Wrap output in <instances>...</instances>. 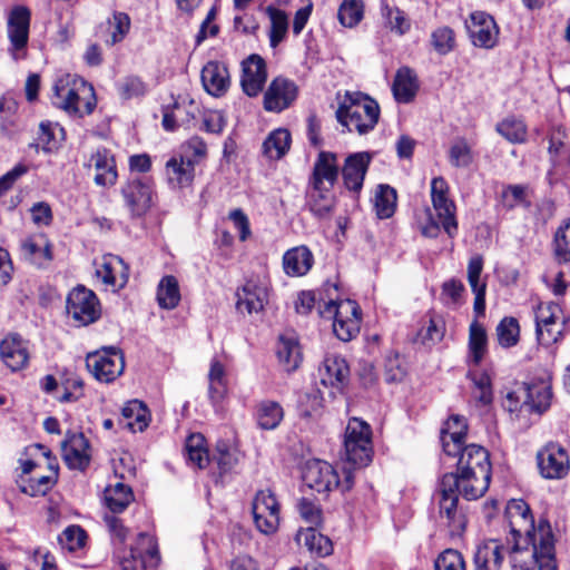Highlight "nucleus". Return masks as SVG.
Here are the masks:
<instances>
[{
  "instance_id": "c756f323",
  "label": "nucleus",
  "mask_w": 570,
  "mask_h": 570,
  "mask_svg": "<svg viewBox=\"0 0 570 570\" xmlns=\"http://www.w3.org/2000/svg\"><path fill=\"white\" fill-rule=\"evenodd\" d=\"M320 375L323 385L342 391L348 382L350 367L340 355L327 354L320 367Z\"/></svg>"
},
{
  "instance_id": "58836bf2",
  "label": "nucleus",
  "mask_w": 570,
  "mask_h": 570,
  "mask_svg": "<svg viewBox=\"0 0 570 570\" xmlns=\"http://www.w3.org/2000/svg\"><path fill=\"white\" fill-rule=\"evenodd\" d=\"M104 499L111 513H121L134 501L135 497L129 485L117 482L105 489Z\"/></svg>"
},
{
  "instance_id": "72a5a7b5",
  "label": "nucleus",
  "mask_w": 570,
  "mask_h": 570,
  "mask_svg": "<svg viewBox=\"0 0 570 570\" xmlns=\"http://www.w3.org/2000/svg\"><path fill=\"white\" fill-rule=\"evenodd\" d=\"M417 90L419 81L415 71L407 66L399 68L392 85L395 100L401 104H409L415 98Z\"/></svg>"
},
{
  "instance_id": "680f3d73",
  "label": "nucleus",
  "mask_w": 570,
  "mask_h": 570,
  "mask_svg": "<svg viewBox=\"0 0 570 570\" xmlns=\"http://www.w3.org/2000/svg\"><path fill=\"white\" fill-rule=\"evenodd\" d=\"M435 570H466L463 554L455 549H445L434 561Z\"/></svg>"
},
{
  "instance_id": "338daca9",
  "label": "nucleus",
  "mask_w": 570,
  "mask_h": 570,
  "mask_svg": "<svg viewBox=\"0 0 570 570\" xmlns=\"http://www.w3.org/2000/svg\"><path fill=\"white\" fill-rule=\"evenodd\" d=\"M501 205L507 210H512L519 205L527 204L525 187L521 185H508L500 195Z\"/></svg>"
},
{
  "instance_id": "ddd939ff",
  "label": "nucleus",
  "mask_w": 570,
  "mask_h": 570,
  "mask_svg": "<svg viewBox=\"0 0 570 570\" xmlns=\"http://www.w3.org/2000/svg\"><path fill=\"white\" fill-rule=\"evenodd\" d=\"M256 529L263 534H273L281 522V504L272 490H258L252 502Z\"/></svg>"
},
{
  "instance_id": "774afa93",
  "label": "nucleus",
  "mask_w": 570,
  "mask_h": 570,
  "mask_svg": "<svg viewBox=\"0 0 570 570\" xmlns=\"http://www.w3.org/2000/svg\"><path fill=\"white\" fill-rule=\"evenodd\" d=\"M559 312L561 308L557 303L550 302L547 305L540 303L535 312V328L556 326Z\"/></svg>"
},
{
  "instance_id": "4468645a",
  "label": "nucleus",
  "mask_w": 570,
  "mask_h": 570,
  "mask_svg": "<svg viewBox=\"0 0 570 570\" xmlns=\"http://www.w3.org/2000/svg\"><path fill=\"white\" fill-rule=\"evenodd\" d=\"M505 513L509 519L511 539L513 541L510 551L528 550V547H524L523 539L532 535L538 530V525H534L530 507L521 499L511 500L507 505Z\"/></svg>"
},
{
  "instance_id": "6e6d98bb",
  "label": "nucleus",
  "mask_w": 570,
  "mask_h": 570,
  "mask_svg": "<svg viewBox=\"0 0 570 570\" xmlns=\"http://www.w3.org/2000/svg\"><path fill=\"white\" fill-rule=\"evenodd\" d=\"M108 23L111 32L110 38L106 40V45L111 47L126 38L130 30L131 21L126 12L115 11L112 19H110Z\"/></svg>"
},
{
  "instance_id": "ea45409f",
  "label": "nucleus",
  "mask_w": 570,
  "mask_h": 570,
  "mask_svg": "<svg viewBox=\"0 0 570 570\" xmlns=\"http://www.w3.org/2000/svg\"><path fill=\"white\" fill-rule=\"evenodd\" d=\"M397 194L396 190L386 184L376 186L373 197V207L380 219L392 217L396 209Z\"/></svg>"
},
{
  "instance_id": "9b49d317",
  "label": "nucleus",
  "mask_w": 570,
  "mask_h": 570,
  "mask_svg": "<svg viewBox=\"0 0 570 570\" xmlns=\"http://www.w3.org/2000/svg\"><path fill=\"white\" fill-rule=\"evenodd\" d=\"M321 313L333 315V332L342 342H350L358 334L361 308L355 301L346 299L340 303L331 301Z\"/></svg>"
},
{
  "instance_id": "7c9ffc66",
  "label": "nucleus",
  "mask_w": 570,
  "mask_h": 570,
  "mask_svg": "<svg viewBox=\"0 0 570 570\" xmlns=\"http://www.w3.org/2000/svg\"><path fill=\"white\" fill-rule=\"evenodd\" d=\"M505 548L499 540H488L476 547L473 557L474 570H501Z\"/></svg>"
},
{
  "instance_id": "37998d69",
  "label": "nucleus",
  "mask_w": 570,
  "mask_h": 570,
  "mask_svg": "<svg viewBox=\"0 0 570 570\" xmlns=\"http://www.w3.org/2000/svg\"><path fill=\"white\" fill-rule=\"evenodd\" d=\"M121 414L129 420L127 428L131 432H142L149 424V411L141 401L131 400L127 402L121 410Z\"/></svg>"
},
{
  "instance_id": "bb28decb",
  "label": "nucleus",
  "mask_w": 570,
  "mask_h": 570,
  "mask_svg": "<svg viewBox=\"0 0 570 570\" xmlns=\"http://www.w3.org/2000/svg\"><path fill=\"white\" fill-rule=\"evenodd\" d=\"M236 308L239 313H258L263 311L268 299L267 287L256 281H247L236 292Z\"/></svg>"
},
{
  "instance_id": "c03bdc74",
  "label": "nucleus",
  "mask_w": 570,
  "mask_h": 570,
  "mask_svg": "<svg viewBox=\"0 0 570 570\" xmlns=\"http://www.w3.org/2000/svg\"><path fill=\"white\" fill-rule=\"evenodd\" d=\"M284 417V410L279 403L271 400L262 401L257 405L256 420L263 430L276 429Z\"/></svg>"
},
{
  "instance_id": "a211bd4d",
  "label": "nucleus",
  "mask_w": 570,
  "mask_h": 570,
  "mask_svg": "<svg viewBox=\"0 0 570 570\" xmlns=\"http://www.w3.org/2000/svg\"><path fill=\"white\" fill-rule=\"evenodd\" d=\"M538 468L544 479L564 478L570 470L568 452L557 442L547 443L537 453Z\"/></svg>"
},
{
  "instance_id": "f704fd0d",
  "label": "nucleus",
  "mask_w": 570,
  "mask_h": 570,
  "mask_svg": "<svg viewBox=\"0 0 570 570\" xmlns=\"http://www.w3.org/2000/svg\"><path fill=\"white\" fill-rule=\"evenodd\" d=\"M332 188L324 185H308L307 206L315 217L324 218L333 212L335 196Z\"/></svg>"
},
{
  "instance_id": "f03ea898",
  "label": "nucleus",
  "mask_w": 570,
  "mask_h": 570,
  "mask_svg": "<svg viewBox=\"0 0 570 570\" xmlns=\"http://www.w3.org/2000/svg\"><path fill=\"white\" fill-rule=\"evenodd\" d=\"M51 102L71 116L85 117L94 112L97 99L94 87L82 78L67 75L56 80Z\"/></svg>"
},
{
  "instance_id": "c9c22d12",
  "label": "nucleus",
  "mask_w": 570,
  "mask_h": 570,
  "mask_svg": "<svg viewBox=\"0 0 570 570\" xmlns=\"http://www.w3.org/2000/svg\"><path fill=\"white\" fill-rule=\"evenodd\" d=\"M314 264V256L307 246L293 247L283 256L284 272L288 276H303Z\"/></svg>"
},
{
  "instance_id": "052dcab7",
  "label": "nucleus",
  "mask_w": 570,
  "mask_h": 570,
  "mask_svg": "<svg viewBox=\"0 0 570 570\" xmlns=\"http://www.w3.org/2000/svg\"><path fill=\"white\" fill-rule=\"evenodd\" d=\"M86 531L80 525H69L58 537L59 544L68 551H76L85 546Z\"/></svg>"
},
{
  "instance_id": "39448f33",
  "label": "nucleus",
  "mask_w": 570,
  "mask_h": 570,
  "mask_svg": "<svg viewBox=\"0 0 570 570\" xmlns=\"http://www.w3.org/2000/svg\"><path fill=\"white\" fill-rule=\"evenodd\" d=\"M523 541L528 550L513 552L528 554L529 559L522 560V570H531L534 567H538V570H558L554 537L549 521L540 520L538 530L532 535L524 538Z\"/></svg>"
},
{
  "instance_id": "cd10ccee",
  "label": "nucleus",
  "mask_w": 570,
  "mask_h": 570,
  "mask_svg": "<svg viewBox=\"0 0 570 570\" xmlns=\"http://www.w3.org/2000/svg\"><path fill=\"white\" fill-rule=\"evenodd\" d=\"M196 160L188 155L174 156L166 163V175L171 188H187L195 179Z\"/></svg>"
},
{
  "instance_id": "4c0bfd02",
  "label": "nucleus",
  "mask_w": 570,
  "mask_h": 570,
  "mask_svg": "<svg viewBox=\"0 0 570 570\" xmlns=\"http://www.w3.org/2000/svg\"><path fill=\"white\" fill-rule=\"evenodd\" d=\"M469 362L478 366L488 353V335L484 326L476 320L469 327Z\"/></svg>"
},
{
  "instance_id": "a19ab883",
  "label": "nucleus",
  "mask_w": 570,
  "mask_h": 570,
  "mask_svg": "<svg viewBox=\"0 0 570 570\" xmlns=\"http://www.w3.org/2000/svg\"><path fill=\"white\" fill-rule=\"evenodd\" d=\"M185 454L188 463L205 469L209 463L206 440L200 433L190 434L185 441Z\"/></svg>"
},
{
  "instance_id": "a878e982",
  "label": "nucleus",
  "mask_w": 570,
  "mask_h": 570,
  "mask_svg": "<svg viewBox=\"0 0 570 570\" xmlns=\"http://www.w3.org/2000/svg\"><path fill=\"white\" fill-rule=\"evenodd\" d=\"M468 423L464 416L451 415L441 430V443L448 456L456 458L460 448L464 446Z\"/></svg>"
},
{
  "instance_id": "2eb2a0df",
  "label": "nucleus",
  "mask_w": 570,
  "mask_h": 570,
  "mask_svg": "<svg viewBox=\"0 0 570 570\" xmlns=\"http://www.w3.org/2000/svg\"><path fill=\"white\" fill-rule=\"evenodd\" d=\"M86 365L97 381L111 383L122 374L125 360L119 350L109 347L88 354Z\"/></svg>"
},
{
  "instance_id": "1a4fd4ad",
  "label": "nucleus",
  "mask_w": 570,
  "mask_h": 570,
  "mask_svg": "<svg viewBox=\"0 0 570 570\" xmlns=\"http://www.w3.org/2000/svg\"><path fill=\"white\" fill-rule=\"evenodd\" d=\"M439 495V514L441 519L446 520V525L452 533L464 531L466 519L459 509V495L461 494V484L452 474H444L436 490Z\"/></svg>"
},
{
  "instance_id": "a18cd8bd",
  "label": "nucleus",
  "mask_w": 570,
  "mask_h": 570,
  "mask_svg": "<svg viewBox=\"0 0 570 570\" xmlns=\"http://www.w3.org/2000/svg\"><path fill=\"white\" fill-rule=\"evenodd\" d=\"M157 302L161 308L173 309L180 302L178 281L173 275L164 276L157 287Z\"/></svg>"
},
{
  "instance_id": "e433bc0d",
  "label": "nucleus",
  "mask_w": 570,
  "mask_h": 570,
  "mask_svg": "<svg viewBox=\"0 0 570 570\" xmlns=\"http://www.w3.org/2000/svg\"><path fill=\"white\" fill-rule=\"evenodd\" d=\"M296 540L298 543L306 547V549L315 557H327L333 552V544L328 537L322 534L316 528L308 527L299 530Z\"/></svg>"
},
{
  "instance_id": "49530a36",
  "label": "nucleus",
  "mask_w": 570,
  "mask_h": 570,
  "mask_svg": "<svg viewBox=\"0 0 570 570\" xmlns=\"http://www.w3.org/2000/svg\"><path fill=\"white\" fill-rule=\"evenodd\" d=\"M266 13L271 19L269 43L275 48L286 36L288 29L287 16L283 10L274 8L273 6L266 8Z\"/></svg>"
},
{
  "instance_id": "5701e85b",
  "label": "nucleus",
  "mask_w": 570,
  "mask_h": 570,
  "mask_svg": "<svg viewBox=\"0 0 570 570\" xmlns=\"http://www.w3.org/2000/svg\"><path fill=\"white\" fill-rule=\"evenodd\" d=\"M31 21V11L26 6H14L7 21V33L10 40L12 51H19L27 47L29 40V29Z\"/></svg>"
},
{
  "instance_id": "aec40b11",
  "label": "nucleus",
  "mask_w": 570,
  "mask_h": 570,
  "mask_svg": "<svg viewBox=\"0 0 570 570\" xmlns=\"http://www.w3.org/2000/svg\"><path fill=\"white\" fill-rule=\"evenodd\" d=\"M0 358L12 372L24 370L30 361V343L18 333L8 334L0 342Z\"/></svg>"
},
{
  "instance_id": "7ed1b4c3",
  "label": "nucleus",
  "mask_w": 570,
  "mask_h": 570,
  "mask_svg": "<svg viewBox=\"0 0 570 570\" xmlns=\"http://www.w3.org/2000/svg\"><path fill=\"white\" fill-rule=\"evenodd\" d=\"M448 181L439 176L431 181V200L436 219L429 213V222L422 226L421 233L429 238H436L441 227L450 238L458 234L456 206L449 196Z\"/></svg>"
},
{
  "instance_id": "603ef678",
  "label": "nucleus",
  "mask_w": 570,
  "mask_h": 570,
  "mask_svg": "<svg viewBox=\"0 0 570 570\" xmlns=\"http://www.w3.org/2000/svg\"><path fill=\"white\" fill-rule=\"evenodd\" d=\"M554 257L560 264L570 262V219L563 222L553 237Z\"/></svg>"
},
{
  "instance_id": "423d86ee",
  "label": "nucleus",
  "mask_w": 570,
  "mask_h": 570,
  "mask_svg": "<svg viewBox=\"0 0 570 570\" xmlns=\"http://www.w3.org/2000/svg\"><path fill=\"white\" fill-rule=\"evenodd\" d=\"M345 466L352 472L367 466L373 460L372 429L368 423L350 419L344 435Z\"/></svg>"
},
{
  "instance_id": "473e14b6",
  "label": "nucleus",
  "mask_w": 570,
  "mask_h": 570,
  "mask_svg": "<svg viewBox=\"0 0 570 570\" xmlns=\"http://www.w3.org/2000/svg\"><path fill=\"white\" fill-rule=\"evenodd\" d=\"M20 250L22 257L37 267H43L52 259L51 244L45 235L21 240Z\"/></svg>"
},
{
  "instance_id": "69168bd1",
  "label": "nucleus",
  "mask_w": 570,
  "mask_h": 570,
  "mask_svg": "<svg viewBox=\"0 0 570 570\" xmlns=\"http://www.w3.org/2000/svg\"><path fill=\"white\" fill-rule=\"evenodd\" d=\"M449 160L456 168L468 167L472 164V150L464 139H460L451 146Z\"/></svg>"
},
{
  "instance_id": "bf43d9fd",
  "label": "nucleus",
  "mask_w": 570,
  "mask_h": 570,
  "mask_svg": "<svg viewBox=\"0 0 570 570\" xmlns=\"http://www.w3.org/2000/svg\"><path fill=\"white\" fill-rule=\"evenodd\" d=\"M468 377L473 382L474 386L479 390V394L475 395V399L483 405L490 404L493 400L492 382L490 375L485 371H469Z\"/></svg>"
},
{
  "instance_id": "0eeeda50",
  "label": "nucleus",
  "mask_w": 570,
  "mask_h": 570,
  "mask_svg": "<svg viewBox=\"0 0 570 570\" xmlns=\"http://www.w3.org/2000/svg\"><path fill=\"white\" fill-rule=\"evenodd\" d=\"M303 480L308 488L318 493H327L333 489H340L344 493L354 485V472L344 466V480L341 481L336 470L330 463L314 460L306 463Z\"/></svg>"
},
{
  "instance_id": "c85d7f7f",
  "label": "nucleus",
  "mask_w": 570,
  "mask_h": 570,
  "mask_svg": "<svg viewBox=\"0 0 570 570\" xmlns=\"http://www.w3.org/2000/svg\"><path fill=\"white\" fill-rule=\"evenodd\" d=\"M200 79L206 92L213 97L224 96L230 86L228 68L219 61H208L202 69Z\"/></svg>"
},
{
  "instance_id": "9d476101",
  "label": "nucleus",
  "mask_w": 570,
  "mask_h": 570,
  "mask_svg": "<svg viewBox=\"0 0 570 570\" xmlns=\"http://www.w3.org/2000/svg\"><path fill=\"white\" fill-rule=\"evenodd\" d=\"M120 194L131 218L144 217L153 207L155 183L150 177L130 176L122 184Z\"/></svg>"
},
{
  "instance_id": "393cba45",
  "label": "nucleus",
  "mask_w": 570,
  "mask_h": 570,
  "mask_svg": "<svg viewBox=\"0 0 570 570\" xmlns=\"http://www.w3.org/2000/svg\"><path fill=\"white\" fill-rule=\"evenodd\" d=\"M341 173L337 154L327 150H321L314 161L312 173L308 178V185H324L334 187Z\"/></svg>"
},
{
  "instance_id": "13d9d810",
  "label": "nucleus",
  "mask_w": 570,
  "mask_h": 570,
  "mask_svg": "<svg viewBox=\"0 0 570 570\" xmlns=\"http://www.w3.org/2000/svg\"><path fill=\"white\" fill-rule=\"evenodd\" d=\"M551 386L542 383L528 387V402L539 413L547 411L551 404Z\"/></svg>"
},
{
  "instance_id": "5fc2aeb1",
  "label": "nucleus",
  "mask_w": 570,
  "mask_h": 570,
  "mask_svg": "<svg viewBox=\"0 0 570 570\" xmlns=\"http://www.w3.org/2000/svg\"><path fill=\"white\" fill-rule=\"evenodd\" d=\"M116 88L124 100L144 97L148 91L147 83L138 76L125 77L117 82Z\"/></svg>"
},
{
  "instance_id": "412c9836",
  "label": "nucleus",
  "mask_w": 570,
  "mask_h": 570,
  "mask_svg": "<svg viewBox=\"0 0 570 570\" xmlns=\"http://www.w3.org/2000/svg\"><path fill=\"white\" fill-rule=\"evenodd\" d=\"M61 452L69 469L85 471L90 464V443L81 432H68L61 443Z\"/></svg>"
},
{
  "instance_id": "79ce46f5",
  "label": "nucleus",
  "mask_w": 570,
  "mask_h": 570,
  "mask_svg": "<svg viewBox=\"0 0 570 570\" xmlns=\"http://www.w3.org/2000/svg\"><path fill=\"white\" fill-rule=\"evenodd\" d=\"M291 141V132L287 129H275L263 142L264 155L271 159H281L288 151Z\"/></svg>"
},
{
  "instance_id": "09e8293b",
  "label": "nucleus",
  "mask_w": 570,
  "mask_h": 570,
  "mask_svg": "<svg viewBox=\"0 0 570 570\" xmlns=\"http://www.w3.org/2000/svg\"><path fill=\"white\" fill-rule=\"evenodd\" d=\"M495 332L499 344L504 348L515 346L519 342L520 326L515 317H503L498 324Z\"/></svg>"
},
{
  "instance_id": "4d7b16f0",
  "label": "nucleus",
  "mask_w": 570,
  "mask_h": 570,
  "mask_svg": "<svg viewBox=\"0 0 570 570\" xmlns=\"http://www.w3.org/2000/svg\"><path fill=\"white\" fill-rule=\"evenodd\" d=\"M296 509L299 517L309 524V527L316 528L322 524L323 511L313 500L304 497L298 499Z\"/></svg>"
},
{
  "instance_id": "6e6552de",
  "label": "nucleus",
  "mask_w": 570,
  "mask_h": 570,
  "mask_svg": "<svg viewBox=\"0 0 570 570\" xmlns=\"http://www.w3.org/2000/svg\"><path fill=\"white\" fill-rule=\"evenodd\" d=\"M120 570H155L160 562L156 539L146 532H140L129 549L117 553Z\"/></svg>"
},
{
  "instance_id": "dca6fc26",
  "label": "nucleus",
  "mask_w": 570,
  "mask_h": 570,
  "mask_svg": "<svg viewBox=\"0 0 570 570\" xmlns=\"http://www.w3.org/2000/svg\"><path fill=\"white\" fill-rule=\"evenodd\" d=\"M83 167L92 173V179L96 186L109 188L116 185L118 180V169L114 153L99 146L91 151Z\"/></svg>"
},
{
  "instance_id": "f257e3e1",
  "label": "nucleus",
  "mask_w": 570,
  "mask_h": 570,
  "mask_svg": "<svg viewBox=\"0 0 570 570\" xmlns=\"http://www.w3.org/2000/svg\"><path fill=\"white\" fill-rule=\"evenodd\" d=\"M456 456V471L449 474L454 475L461 484V495L469 501L481 498L491 481L488 450L478 444H469L461 446Z\"/></svg>"
},
{
  "instance_id": "20e7f679",
  "label": "nucleus",
  "mask_w": 570,
  "mask_h": 570,
  "mask_svg": "<svg viewBox=\"0 0 570 570\" xmlns=\"http://www.w3.org/2000/svg\"><path fill=\"white\" fill-rule=\"evenodd\" d=\"M377 102L362 92H346L344 100L336 110L337 121L348 131L364 135L374 129L379 121Z\"/></svg>"
},
{
  "instance_id": "de8ad7c7",
  "label": "nucleus",
  "mask_w": 570,
  "mask_h": 570,
  "mask_svg": "<svg viewBox=\"0 0 570 570\" xmlns=\"http://www.w3.org/2000/svg\"><path fill=\"white\" fill-rule=\"evenodd\" d=\"M495 129L509 142L521 144L527 140V126L521 119L508 117L500 121Z\"/></svg>"
},
{
  "instance_id": "3c124183",
  "label": "nucleus",
  "mask_w": 570,
  "mask_h": 570,
  "mask_svg": "<svg viewBox=\"0 0 570 570\" xmlns=\"http://www.w3.org/2000/svg\"><path fill=\"white\" fill-rule=\"evenodd\" d=\"M55 483V479L48 475L21 476L18 482L21 492L30 497L47 494Z\"/></svg>"
},
{
  "instance_id": "e2e57ef3",
  "label": "nucleus",
  "mask_w": 570,
  "mask_h": 570,
  "mask_svg": "<svg viewBox=\"0 0 570 570\" xmlns=\"http://www.w3.org/2000/svg\"><path fill=\"white\" fill-rule=\"evenodd\" d=\"M431 45L439 55H448L455 46L454 32L449 27H440L431 35Z\"/></svg>"
},
{
  "instance_id": "8fccbe9b",
  "label": "nucleus",
  "mask_w": 570,
  "mask_h": 570,
  "mask_svg": "<svg viewBox=\"0 0 570 570\" xmlns=\"http://www.w3.org/2000/svg\"><path fill=\"white\" fill-rule=\"evenodd\" d=\"M364 16L362 0H343L338 8L337 18L342 26L353 28L357 26Z\"/></svg>"
},
{
  "instance_id": "f8f14e48",
  "label": "nucleus",
  "mask_w": 570,
  "mask_h": 570,
  "mask_svg": "<svg viewBox=\"0 0 570 570\" xmlns=\"http://www.w3.org/2000/svg\"><path fill=\"white\" fill-rule=\"evenodd\" d=\"M66 308L68 315L81 326L90 325L101 316V306L97 295L83 285H77L69 292Z\"/></svg>"
},
{
  "instance_id": "b1692460",
  "label": "nucleus",
  "mask_w": 570,
  "mask_h": 570,
  "mask_svg": "<svg viewBox=\"0 0 570 570\" xmlns=\"http://www.w3.org/2000/svg\"><path fill=\"white\" fill-rule=\"evenodd\" d=\"M266 79V63L259 55L253 53L242 62L240 86L248 97L258 96Z\"/></svg>"
},
{
  "instance_id": "864d4df0",
  "label": "nucleus",
  "mask_w": 570,
  "mask_h": 570,
  "mask_svg": "<svg viewBox=\"0 0 570 570\" xmlns=\"http://www.w3.org/2000/svg\"><path fill=\"white\" fill-rule=\"evenodd\" d=\"M56 129L57 125L51 121H41L39 125L37 142L30 144V148H33L36 151L41 149L46 154L57 150L58 144L56 140Z\"/></svg>"
},
{
  "instance_id": "6ab92c4d",
  "label": "nucleus",
  "mask_w": 570,
  "mask_h": 570,
  "mask_svg": "<svg viewBox=\"0 0 570 570\" xmlns=\"http://www.w3.org/2000/svg\"><path fill=\"white\" fill-rule=\"evenodd\" d=\"M297 95L298 87L293 80L276 77L264 94V108L267 111L281 112L292 106Z\"/></svg>"
},
{
  "instance_id": "f3484780",
  "label": "nucleus",
  "mask_w": 570,
  "mask_h": 570,
  "mask_svg": "<svg viewBox=\"0 0 570 570\" xmlns=\"http://www.w3.org/2000/svg\"><path fill=\"white\" fill-rule=\"evenodd\" d=\"M372 160L373 153L370 151L352 153L345 157L340 174L344 188L353 197L360 196Z\"/></svg>"
},
{
  "instance_id": "4be33fe9",
  "label": "nucleus",
  "mask_w": 570,
  "mask_h": 570,
  "mask_svg": "<svg viewBox=\"0 0 570 570\" xmlns=\"http://www.w3.org/2000/svg\"><path fill=\"white\" fill-rule=\"evenodd\" d=\"M466 28L475 47L492 49L497 45L499 28L492 16L483 11H475L471 13Z\"/></svg>"
},
{
  "instance_id": "2f4dec72",
  "label": "nucleus",
  "mask_w": 570,
  "mask_h": 570,
  "mask_svg": "<svg viewBox=\"0 0 570 570\" xmlns=\"http://www.w3.org/2000/svg\"><path fill=\"white\" fill-rule=\"evenodd\" d=\"M276 355L279 364L286 372H293L298 368L302 362V351L298 338L294 333L279 335L276 345Z\"/></svg>"
},
{
  "instance_id": "0e129e2a",
  "label": "nucleus",
  "mask_w": 570,
  "mask_h": 570,
  "mask_svg": "<svg viewBox=\"0 0 570 570\" xmlns=\"http://www.w3.org/2000/svg\"><path fill=\"white\" fill-rule=\"evenodd\" d=\"M383 14L387 19L391 30L400 36L405 35L411 29V21L405 12L396 7L385 6Z\"/></svg>"
}]
</instances>
